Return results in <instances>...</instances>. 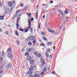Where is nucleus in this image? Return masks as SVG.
<instances>
[{"label": "nucleus", "mask_w": 77, "mask_h": 77, "mask_svg": "<svg viewBox=\"0 0 77 77\" xmlns=\"http://www.w3.org/2000/svg\"><path fill=\"white\" fill-rule=\"evenodd\" d=\"M8 5L9 6H10V7H11L12 8H14L15 7V6H16V4H15V2H13L12 3L9 2L8 3Z\"/></svg>", "instance_id": "nucleus-1"}, {"label": "nucleus", "mask_w": 77, "mask_h": 77, "mask_svg": "<svg viewBox=\"0 0 77 77\" xmlns=\"http://www.w3.org/2000/svg\"><path fill=\"white\" fill-rule=\"evenodd\" d=\"M33 73V72L31 71H29L27 73V74L29 76V77H33V75L32 74Z\"/></svg>", "instance_id": "nucleus-2"}, {"label": "nucleus", "mask_w": 77, "mask_h": 77, "mask_svg": "<svg viewBox=\"0 0 77 77\" xmlns=\"http://www.w3.org/2000/svg\"><path fill=\"white\" fill-rule=\"evenodd\" d=\"M5 11H6V14H8L9 13H10V12H11V10H10L8 8H5Z\"/></svg>", "instance_id": "nucleus-3"}, {"label": "nucleus", "mask_w": 77, "mask_h": 77, "mask_svg": "<svg viewBox=\"0 0 77 77\" xmlns=\"http://www.w3.org/2000/svg\"><path fill=\"white\" fill-rule=\"evenodd\" d=\"M8 57L9 59H11V60H12V59H13V58L12 57V54H11V53H8Z\"/></svg>", "instance_id": "nucleus-4"}, {"label": "nucleus", "mask_w": 77, "mask_h": 77, "mask_svg": "<svg viewBox=\"0 0 77 77\" xmlns=\"http://www.w3.org/2000/svg\"><path fill=\"white\" fill-rule=\"evenodd\" d=\"M7 51H8L9 53H11V52H12V48H8L7 50Z\"/></svg>", "instance_id": "nucleus-5"}, {"label": "nucleus", "mask_w": 77, "mask_h": 77, "mask_svg": "<svg viewBox=\"0 0 77 77\" xmlns=\"http://www.w3.org/2000/svg\"><path fill=\"white\" fill-rule=\"evenodd\" d=\"M34 70V68L31 66V67L29 68V71L32 72V71Z\"/></svg>", "instance_id": "nucleus-6"}, {"label": "nucleus", "mask_w": 77, "mask_h": 77, "mask_svg": "<svg viewBox=\"0 0 77 77\" xmlns=\"http://www.w3.org/2000/svg\"><path fill=\"white\" fill-rule=\"evenodd\" d=\"M35 38H36V36H31L30 39L31 40H33L34 39H35Z\"/></svg>", "instance_id": "nucleus-7"}, {"label": "nucleus", "mask_w": 77, "mask_h": 77, "mask_svg": "<svg viewBox=\"0 0 77 77\" xmlns=\"http://www.w3.org/2000/svg\"><path fill=\"white\" fill-rule=\"evenodd\" d=\"M40 77V75H38L36 74H34V75H32V77Z\"/></svg>", "instance_id": "nucleus-8"}, {"label": "nucleus", "mask_w": 77, "mask_h": 77, "mask_svg": "<svg viewBox=\"0 0 77 77\" xmlns=\"http://www.w3.org/2000/svg\"><path fill=\"white\" fill-rule=\"evenodd\" d=\"M11 67V64H8L6 66V68L7 69H9Z\"/></svg>", "instance_id": "nucleus-9"}, {"label": "nucleus", "mask_w": 77, "mask_h": 77, "mask_svg": "<svg viewBox=\"0 0 77 77\" xmlns=\"http://www.w3.org/2000/svg\"><path fill=\"white\" fill-rule=\"evenodd\" d=\"M27 57L28 60H31V59H32V57H31L30 55L27 56Z\"/></svg>", "instance_id": "nucleus-10"}, {"label": "nucleus", "mask_w": 77, "mask_h": 77, "mask_svg": "<svg viewBox=\"0 0 77 77\" xmlns=\"http://www.w3.org/2000/svg\"><path fill=\"white\" fill-rule=\"evenodd\" d=\"M41 63H44L45 62V59L44 58H42L40 60Z\"/></svg>", "instance_id": "nucleus-11"}, {"label": "nucleus", "mask_w": 77, "mask_h": 77, "mask_svg": "<svg viewBox=\"0 0 77 77\" xmlns=\"http://www.w3.org/2000/svg\"><path fill=\"white\" fill-rule=\"evenodd\" d=\"M29 20L28 21V26H31V22L30 21V19H29Z\"/></svg>", "instance_id": "nucleus-12"}, {"label": "nucleus", "mask_w": 77, "mask_h": 77, "mask_svg": "<svg viewBox=\"0 0 77 77\" xmlns=\"http://www.w3.org/2000/svg\"><path fill=\"white\" fill-rule=\"evenodd\" d=\"M17 16H18V15L17 14H14L13 17L12 19L14 20L15 19V17H17Z\"/></svg>", "instance_id": "nucleus-13"}, {"label": "nucleus", "mask_w": 77, "mask_h": 77, "mask_svg": "<svg viewBox=\"0 0 77 77\" xmlns=\"http://www.w3.org/2000/svg\"><path fill=\"white\" fill-rule=\"evenodd\" d=\"M45 54L46 57H49V54H48V53L47 52H46L45 53Z\"/></svg>", "instance_id": "nucleus-14"}, {"label": "nucleus", "mask_w": 77, "mask_h": 77, "mask_svg": "<svg viewBox=\"0 0 77 77\" xmlns=\"http://www.w3.org/2000/svg\"><path fill=\"white\" fill-rule=\"evenodd\" d=\"M36 66V64L35 63H33V64H32L31 65V66H32V67L35 68V67Z\"/></svg>", "instance_id": "nucleus-15"}, {"label": "nucleus", "mask_w": 77, "mask_h": 77, "mask_svg": "<svg viewBox=\"0 0 77 77\" xmlns=\"http://www.w3.org/2000/svg\"><path fill=\"white\" fill-rule=\"evenodd\" d=\"M48 31L49 32H51V33H55V32L54 31H53L52 30H50V29H48Z\"/></svg>", "instance_id": "nucleus-16"}, {"label": "nucleus", "mask_w": 77, "mask_h": 77, "mask_svg": "<svg viewBox=\"0 0 77 77\" xmlns=\"http://www.w3.org/2000/svg\"><path fill=\"white\" fill-rule=\"evenodd\" d=\"M42 56V54H39L37 55V56L38 57H41Z\"/></svg>", "instance_id": "nucleus-17"}, {"label": "nucleus", "mask_w": 77, "mask_h": 77, "mask_svg": "<svg viewBox=\"0 0 77 77\" xmlns=\"http://www.w3.org/2000/svg\"><path fill=\"white\" fill-rule=\"evenodd\" d=\"M52 43V42H50L48 43L46 45H50V44H51Z\"/></svg>", "instance_id": "nucleus-18"}, {"label": "nucleus", "mask_w": 77, "mask_h": 77, "mask_svg": "<svg viewBox=\"0 0 77 77\" xmlns=\"http://www.w3.org/2000/svg\"><path fill=\"white\" fill-rule=\"evenodd\" d=\"M30 63L31 64H33V63H34V60H31L30 61Z\"/></svg>", "instance_id": "nucleus-19"}, {"label": "nucleus", "mask_w": 77, "mask_h": 77, "mask_svg": "<svg viewBox=\"0 0 77 77\" xmlns=\"http://www.w3.org/2000/svg\"><path fill=\"white\" fill-rule=\"evenodd\" d=\"M59 11L60 12V14H61L62 16H63V13L62 11L61 10H59Z\"/></svg>", "instance_id": "nucleus-20"}, {"label": "nucleus", "mask_w": 77, "mask_h": 77, "mask_svg": "<svg viewBox=\"0 0 77 77\" xmlns=\"http://www.w3.org/2000/svg\"><path fill=\"white\" fill-rule=\"evenodd\" d=\"M28 45H29V46H31L32 45V42H29L28 43Z\"/></svg>", "instance_id": "nucleus-21"}, {"label": "nucleus", "mask_w": 77, "mask_h": 77, "mask_svg": "<svg viewBox=\"0 0 77 77\" xmlns=\"http://www.w3.org/2000/svg\"><path fill=\"white\" fill-rule=\"evenodd\" d=\"M47 71V68H44L43 70V72H46Z\"/></svg>", "instance_id": "nucleus-22"}, {"label": "nucleus", "mask_w": 77, "mask_h": 77, "mask_svg": "<svg viewBox=\"0 0 77 77\" xmlns=\"http://www.w3.org/2000/svg\"><path fill=\"white\" fill-rule=\"evenodd\" d=\"M21 10H17L16 12V14H17L19 12H20L21 11Z\"/></svg>", "instance_id": "nucleus-23"}, {"label": "nucleus", "mask_w": 77, "mask_h": 77, "mask_svg": "<svg viewBox=\"0 0 77 77\" xmlns=\"http://www.w3.org/2000/svg\"><path fill=\"white\" fill-rule=\"evenodd\" d=\"M52 57H53V54H51L49 55V59H51V58H52Z\"/></svg>", "instance_id": "nucleus-24"}, {"label": "nucleus", "mask_w": 77, "mask_h": 77, "mask_svg": "<svg viewBox=\"0 0 77 77\" xmlns=\"http://www.w3.org/2000/svg\"><path fill=\"white\" fill-rule=\"evenodd\" d=\"M15 33L17 36H18L19 35V34L18 33V32L15 31Z\"/></svg>", "instance_id": "nucleus-25"}, {"label": "nucleus", "mask_w": 77, "mask_h": 77, "mask_svg": "<svg viewBox=\"0 0 77 77\" xmlns=\"http://www.w3.org/2000/svg\"><path fill=\"white\" fill-rule=\"evenodd\" d=\"M36 40H34L33 41H32V42L33 44H35L36 43Z\"/></svg>", "instance_id": "nucleus-26"}, {"label": "nucleus", "mask_w": 77, "mask_h": 77, "mask_svg": "<svg viewBox=\"0 0 77 77\" xmlns=\"http://www.w3.org/2000/svg\"><path fill=\"white\" fill-rule=\"evenodd\" d=\"M43 38L45 41H47V39L46 37L44 36Z\"/></svg>", "instance_id": "nucleus-27"}, {"label": "nucleus", "mask_w": 77, "mask_h": 77, "mask_svg": "<svg viewBox=\"0 0 77 77\" xmlns=\"http://www.w3.org/2000/svg\"><path fill=\"white\" fill-rule=\"evenodd\" d=\"M41 46H42L43 47H45V45L43 43H41Z\"/></svg>", "instance_id": "nucleus-28"}, {"label": "nucleus", "mask_w": 77, "mask_h": 77, "mask_svg": "<svg viewBox=\"0 0 77 77\" xmlns=\"http://www.w3.org/2000/svg\"><path fill=\"white\" fill-rule=\"evenodd\" d=\"M31 13H27V15H28L29 17H30V15H31Z\"/></svg>", "instance_id": "nucleus-29"}, {"label": "nucleus", "mask_w": 77, "mask_h": 77, "mask_svg": "<svg viewBox=\"0 0 77 77\" xmlns=\"http://www.w3.org/2000/svg\"><path fill=\"white\" fill-rule=\"evenodd\" d=\"M17 43L18 45H20V42L19 41H17Z\"/></svg>", "instance_id": "nucleus-30"}, {"label": "nucleus", "mask_w": 77, "mask_h": 77, "mask_svg": "<svg viewBox=\"0 0 77 77\" xmlns=\"http://www.w3.org/2000/svg\"><path fill=\"white\" fill-rule=\"evenodd\" d=\"M50 51H51L50 49H48L47 50V51L48 52V53H50Z\"/></svg>", "instance_id": "nucleus-31"}, {"label": "nucleus", "mask_w": 77, "mask_h": 77, "mask_svg": "<svg viewBox=\"0 0 77 77\" xmlns=\"http://www.w3.org/2000/svg\"><path fill=\"white\" fill-rule=\"evenodd\" d=\"M20 6H21V7H22V8H23V6H24V4H23V3H21L20 4Z\"/></svg>", "instance_id": "nucleus-32"}, {"label": "nucleus", "mask_w": 77, "mask_h": 77, "mask_svg": "<svg viewBox=\"0 0 77 77\" xmlns=\"http://www.w3.org/2000/svg\"><path fill=\"white\" fill-rule=\"evenodd\" d=\"M2 56H4L5 55V52H4V51H3L2 53Z\"/></svg>", "instance_id": "nucleus-33"}, {"label": "nucleus", "mask_w": 77, "mask_h": 77, "mask_svg": "<svg viewBox=\"0 0 77 77\" xmlns=\"http://www.w3.org/2000/svg\"><path fill=\"white\" fill-rule=\"evenodd\" d=\"M20 31H22V32H24V29H19Z\"/></svg>", "instance_id": "nucleus-34"}, {"label": "nucleus", "mask_w": 77, "mask_h": 77, "mask_svg": "<svg viewBox=\"0 0 77 77\" xmlns=\"http://www.w3.org/2000/svg\"><path fill=\"white\" fill-rule=\"evenodd\" d=\"M2 58H0V63H2Z\"/></svg>", "instance_id": "nucleus-35"}, {"label": "nucleus", "mask_w": 77, "mask_h": 77, "mask_svg": "<svg viewBox=\"0 0 77 77\" xmlns=\"http://www.w3.org/2000/svg\"><path fill=\"white\" fill-rule=\"evenodd\" d=\"M41 35H42V36H44V32H42L41 33Z\"/></svg>", "instance_id": "nucleus-36"}, {"label": "nucleus", "mask_w": 77, "mask_h": 77, "mask_svg": "<svg viewBox=\"0 0 77 77\" xmlns=\"http://www.w3.org/2000/svg\"><path fill=\"white\" fill-rule=\"evenodd\" d=\"M29 52H26L25 54V56H27V55H29Z\"/></svg>", "instance_id": "nucleus-37"}, {"label": "nucleus", "mask_w": 77, "mask_h": 77, "mask_svg": "<svg viewBox=\"0 0 77 77\" xmlns=\"http://www.w3.org/2000/svg\"><path fill=\"white\" fill-rule=\"evenodd\" d=\"M33 20H34V18H33L32 17L31 18V21H33Z\"/></svg>", "instance_id": "nucleus-38"}, {"label": "nucleus", "mask_w": 77, "mask_h": 77, "mask_svg": "<svg viewBox=\"0 0 77 77\" xmlns=\"http://www.w3.org/2000/svg\"><path fill=\"white\" fill-rule=\"evenodd\" d=\"M41 23H39V29H41Z\"/></svg>", "instance_id": "nucleus-39"}, {"label": "nucleus", "mask_w": 77, "mask_h": 77, "mask_svg": "<svg viewBox=\"0 0 77 77\" xmlns=\"http://www.w3.org/2000/svg\"><path fill=\"white\" fill-rule=\"evenodd\" d=\"M46 11H47V10H43V13H45V12H46Z\"/></svg>", "instance_id": "nucleus-40"}, {"label": "nucleus", "mask_w": 77, "mask_h": 77, "mask_svg": "<svg viewBox=\"0 0 77 77\" xmlns=\"http://www.w3.org/2000/svg\"><path fill=\"white\" fill-rule=\"evenodd\" d=\"M9 32L7 31H6L5 32V34H6V35H8V32Z\"/></svg>", "instance_id": "nucleus-41"}, {"label": "nucleus", "mask_w": 77, "mask_h": 77, "mask_svg": "<svg viewBox=\"0 0 77 77\" xmlns=\"http://www.w3.org/2000/svg\"><path fill=\"white\" fill-rule=\"evenodd\" d=\"M38 14H37L36 15V19H38Z\"/></svg>", "instance_id": "nucleus-42"}, {"label": "nucleus", "mask_w": 77, "mask_h": 77, "mask_svg": "<svg viewBox=\"0 0 77 77\" xmlns=\"http://www.w3.org/2000/svg\"><path fill=\"white\" fill-rule=\"evenodd\" d=\"M28 31H29V30H28V29H26L25 30V32H28Z\"/></svg>", "instance_id": "nucleus-43"}, {"label": "nucleus", "mask_w": 77, "mask_h": 77, "mask_svg": "<svg viewBox=\"0 0 77 77\" xmlns=\"http://www.w3.org/2000/svg\"><path fill=\"white\" fill-rule=\"evenodd\" d=\"M30 38V37H29L26 40V41H29V40H30V39H29Z\"/></svg>", "instance_id": "nucleus-44"}, {"label": "nucleus", "mask_w": 77, "mask_h": 77, "mask_svg": "<svg viewBox=\"0 0 77 77\" xmlns=\"http://www.w3.org/2000/svg\"><path fill=\"white\" fill-rule=\"evenodd\" d=\"M34 55H35V56H36V55H37V53H36V52H35V53H34Z\"/></svg>", "instance_id": "nucleus-45"}, {"label": "nucleus", "mask_w": 77, "mask_h": 77, "mask_svg": "<svg viewBox=\"0 0 77 77\" xmlns=\"http://www.w3.org/2000/svg\"><path fill=\"white\" fill-rule=\"evenodd\" d=\"M26 9H27V6L24 7V10Z\"/></svg>", "instance_id": "nucleus-46"}, {"label": "nucleus", "mask_w": 77, "mask_h": 77, "mask_svg": "<svg viewBox=\"0 0 77 77\" xmlns=\"http://www.w3.org/2000/svg\"><path fill=\"white\" fill-rule=\"evenodd\" d=\"M20 20V17H18V19H17V21H19V20Z\"/></svg>", "instance_id": "nucleus-47"}, {"label": "nucleus", "mask_w": 77, "mask_h": 77, "mask_svg": "<svg viewBox=\"0 0 77 77\" xmlns=\"http://www.w3.org/2000/svg\"><path fill=\"white\" fill-rule=\"evenodd\" d=\"M20 20V17H18V19H17V21H19V20Z\"/></svg>", "instance_id": "nucleus-48"}, {"label": "nucleus", "mask_w": 77, "mask_h": 77, "mask_svg": "<svg viewBox=\"0 0 77 77\" xmlns=\"http://www.w3.org/2000/svg\"><path fill=\"white\" fill-rule=\"evenodd\" d=\"M4 20V17L0 18V20Z\"/></svg>", "instance_id": "nucleus-49"}, {"label": "nucleus", "mask_w": 77, "mask_h": 77, "mask_svg": "<svg viewBox=\"0 0 77 77\" xmlns=\"http://www.w3.org/2000/svg\"><path fill=\"white\" fill-rule=\"evenodd\" d=\"M28 26H29V27L28 28V29H29L30 28V27H31V26H30V25H28Z\"/></svg>", "instance_id": "nucleus-50"}, {"label": "nucleus", "mask_w": 77, "mask_h": 77, "mask_svg": "<svg viewBox=\"0 0 77 77\" xmlns=\"http://www.w3.org/2000/svg\"><path fill=\"white\" fill-rule=\"evenodd\" d=\"M16 26H17V27H19V25L18 23H17L16 24Z\"/></svg>", "instance_id": "nucleus-51"}, {"label": "nucleus", "mask_w": 77, "mask_h": 77, "mask_svg": "<svg viewBox=\"0 0 77 77\" xmlns=\"http://www.w3.org/2000/svg\"><path fill=\"white\" fill-rule=\"evenodd\" d=\"M28 51H31V49L30 48H29L28 49Z\"/></svg>", "instance_id": "nucleus-52"}, {"label": "nucleus", "mask_w": 77, "mask_h": 77, "mask_svg": "<svg viewBox=\"0 0 77 77\" xmlns=\"http://www.w3.org/2000/svg\"><path fill=\"white\" fill-rule=\"evenodd\" d=\"M50 3H51V4H52V3H53V1H50Z\"/></svg>", "instance_id": "nucleus-53"}, {"label": "nucleus", "mask_w": 77, "mask_h": 77, "mask_svg": "<svg viewBox=\"0 0 77 77\" xmlns=\"http://www.w3.org/2000/svg\"><path fill=\"white\" fill-rule=\"evenodd\" d=\"M67 12V10H65V12H64V14H66Z\"/></svg>", "instance_id": "nucleus-54"}, {"label": "nucleus", "mask_w": 77, "mask_h": 77, "mask_svg": "<svg viewBox=\"0 0 77 77\" xmlns=\"http://www.w3.org/2000/svg\"><path fill=\"white\" fill-rule=\"evenodd\" d=\"M39 5H38L36 6L37 9H38V7H39Z\"/></svg>", "instance_id": "nucleus-55"}, {"label": "nucleus", "mask_w": 77, "mask_h": 77, "mask_svg": "<svg viewBox=\"0 0 77 77\" xmlns=\"http://www.w3.org/2000/svg\"><path fill=\"white\" fill-rule=\"evenodd\" d=\"M48 5H47L46 6V8H45V9H47V8H48Z\"/></svg>", "instance_id": "nucleus-56"}, {"label": "nucleus", "mask_w": 77, "mask_h": 77, "mask_svg": "<svg viewBox=\"0 0 77 77\" xmlns=\"http://www.w3.org/2000/svg\"><path fill=\"white\" fill-rule=\"evenodd\" d=\"M44 74V72H42L41 73V75H43V74Z\"/></svg>", "instance_id": "nucleus-57"}, {"label": "nucleus", "mask_w": 77, "mask_h": 77, "mask_svg": "<svg viewBox=\"0 0 77 77\" xmlns=\"http://www.w3.org/2000/svg\"><path fill=\"white\" fill-rule=\"evenodd\" d=\"M46 5V4H43L42 5V6H45Z\"/></svg>", "instance_id": "nucleus-58"}, {"label": "nucleus", "mask_w": 77, "mask_h": 77, "mask_svg": "<svg viewBox=\"0 0 77 77\" xmlns=\"http://www.w3.org/2000/svg\"><path fill=\"white\" fill-rule=\"evenodd\" d=\"M2 72H3L2 70L1 71H0V74H2Z\"/></svg>", "instance_id": "nucleus-59"}, {"label": "nucleus", "mask_w": 77, "mask_h": 77, "mask_svg": "<svg viewBox=\"0 0 77 77\" xmlns=\"http://www.w3.org/2000/svg\"><path fill=\"white\" fill-rule=\"evenodd\" d=\"M41 66H42V68H43V67H44V64H42V65Z\"/></svg>", "instance_id": "nucleus-60"}, {"label": "nucleus", "mask_w": 77, "mask_h": 77, "mask_svg": "<svg viewBox=\"0 0 77 77\" xmlns=\"http://www.w3.org/2000/svg\"><path fill=\"white\" fill-rule=\"evenodd\" d=\"M32 2L33 3H34V0H31Z\"/></svg>", "instance_id": "nucleus-61"}, {"label": "nucleus", "mask_w": 77, "mask_h": 77, "mask_svg": "<svg viewBox=\"0 0 77 77\" xmlns=\"http://www.w3.org/2000/svg\"><path fill=\"white\" fill-rule=\"evenodd\" d=\"M45 17V15H44L43 17V19H44Z\"/></svg>", "instance_id": "nucleus-62"}, {"label": "nucleus", "mask_w": 77, "mask_h": 77, "mask_svg": "<svg viewBox=\"0 0 77 77\" xmlns=\"http://www.w3.org/2000/svg\"><path fill=\"white\" fill-rule=\"evenodd\" d=\"M50 68L49 67H48V71H50Z\"/></svg>", "instance_id": "nucleus-63"}, {"label": "nucleus", "mask_w": 77, "mask_h": 77, "mask_svg": "<svg viewBox=\"0 0 77 77\" xmlns=\"http://www.w3.org/2000/svg\"><path fill=\"white\" fill-rule=\"evenodd\" d=\"M55 48H56V47H55V46H54V47H53V49H54V50Z\"/></svg>", "instance_id": "nucleus-64"}]
</instances>
